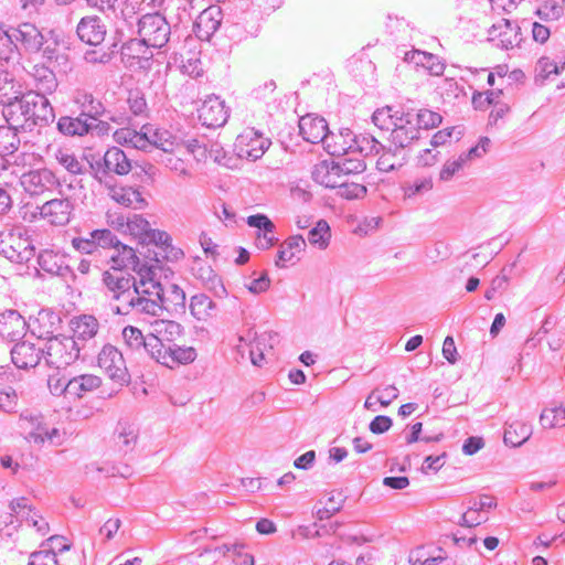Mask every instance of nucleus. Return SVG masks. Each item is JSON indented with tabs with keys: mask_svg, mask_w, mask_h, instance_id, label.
<instances>
[{
	"mask_svg": "<svg viewBox=\"0 0 565 565\" xmlns=\"http://www.w3.org/2000/svg\"><path fill=\"white\" fill-rule=\"evenodd\" d=\"M89 173L99 184L110 188L115 175H127L134 169V161L119 147L108 148L103 156L92 154L87 159Z\"/></svg>",
	"mask_w": 565,
	"mask_h": 565,
	"instance_id": "1",
	"label": "nucleus"
},
{
	"mask_svg": "<svg viewBox=\"0 0 565 565\" xmlns=\"http://www.w3.org/2000/svg\"><path fill=\"white\" fill-rule=\"evenodd\" d=\"M140 279L125 271L124 269L111 267V270H105L103 273V284L106 288V296L113 300L119 302V305H126L129 302V298L134 294H138V288H142L148 285V276L152 274V268H145L138 270Z\"/></svg>",
	"mask_w": 565,
	"mask_h": 565,
	"instance_id": "2",
	"label": "nucleus"
},
{
	"mask_svg": "<svg viewBox=\"0 0 565 565\" xmlns=\"http://www.w3.org/2000/svg\"><path fill=\"white\" fill-rule=\"evenodd\" d=\"M81 347L74 338L60 335L50 339L44 349V359L49 366L65 369L79 358Z\"/></svg>",
	"mask_w": 565,
	"mask_h": 565,
	"instance_id": "3",
	"label": "nucleus"
},
{
	"mask_svg": "<svg viewBox=\"0 0 565 565\" xmlns=\"http://www.w3.org/2000/svg\"><path fill=\"white\" fill-rule=\"evenodd\" d=\"M420 130L415 121L414 114L402 110L398 120L391 131V147L386 153L397 156L402 150L411 147L420 139Z\"/></svg>",
	"mask_w": 565,
	"mask_h": 565,
	"instance_id": "4",
	"label": "nucleus"
},
{
	"mask_svg": "<svg viewBox=\"0 0 565 565\" xmlns=\"http://www.w3.org/2000/svg\"><path fill=\"white\" fill-rule=\"evenodd\" d=\"M170 34L169 22L158 12L145 14L138 20V35L154 49L164 46Z\"/></svg>",
	"mask_w": 565,
	"mask_h": 565,
	"instance_id": "5",
	"label": "nucleus"
},
{
	"mask_svg": "<svg viewBox=\"0 0 565 565\" xmlns=\"http://www.w3.org/2000/svg\"><path fill=\"white\" fill-rule=\"evenodd\" d=\"M270 145L271 141L265 138L259 130L248 127L237 136L234 150L241 159L256 161L264 156Z\"/></svg>",
	"mask_w": 565,
	"mask_h": 565,
	"instance_id": "6",
	"label": "nucleus"
},
{
	"mask_svg": "<svg viewBox=\"0 0 565 565\" xmlns=\"http://www.w3.org/2000/svg\"><path fill=\"white\" fill-rule=\"evenodd\" d=\"M98 366L105 371L111 381L120 386L130 382V374L122 353L114 345L106 344L98 354Z\"/></svg>",
	"mask_w": 565,
	"mask_h": 565,
	"instance_id": "7",
	"label": "nucleus"
},
{
	"mask_svg": "<svg viewBox=\"0 0 565 565\" xmlns=\"http://www.w3.org/2000/svg\"><path fill=\"white\" fill-rule=\"evenodd\" d=\"M161 310V303L156 297V289H152L151 285L138 288V294H134V296L129 298V302H126V305H117L113 308V311L116 315H128L131 311H136L139 313L158 316V312Z\"/></svg>",
	"mask_w": 565,
	"mask_h": 565,
	"instance_id": "8",
	"label": "nucleus"
},
{
	"mask_svg": "<svg viewBox=\"0 0 565 565\" xmlns=\"http://www.w3.org/2000/svg\"><path fill=\"white\" fill-rule=\"evenodd\" d=\"M148 285L156 289V297L161 303L162 310L171 315L185 313V292L175 284H168L166 287L160 281L154 280V271L148 276Z\"/></svg>",
	"mask_w": 565,
	"mask_h": 565,
	"instance_id": "9",
	"label": "nucleus"
},
{
	"mask_svg": "<svg viewBox=\"0 0 565 565\" xmlns=\"http://www.w3.org/2000/svg\"><path fill=\"white\" fill-rule=\"evenodd\" d=\"M62 322L60 312L49 308L41 309L35 318H30L28 330L38 339H46L49 342L50 339L62 335Z\"/></svg>",
	"mask_w": 565,
	"mask_h": 565,
	"instance_id": "10",
	"label": "nucleus"
},
{
	"mask_svg": "<svg viewBox=\"0 0 565 565\" xmlns=\"http://www.w3.org/2000/svg\"><path fill=\"white\" fill-rule=\"evenodd\" d=\"M35 254V247L28 239L9 233L0 234V255L15 264H28Z\"/></svg>",
	"mask_w": 565,
	"mask_h": 565,
	"instance_id": "11",
	"label": "nucleus"
},
{
	"mask_svg": "<svg viewBox=\"0 0 565 565\" xmlns=\"http://www.w3.org/2000/svg\"><path fill=\"white\" fill-rule=\"evenodd\" d=\"M2 115L9 125H14L15 128H22L31 119L30 117V92L21 94L20 96L7 97L1 99Z\"/></svg>",
	"mask_w": 565,
	"mask_h": 565,
	"instance_id": "12",
	"label": "nucleus"
},
{
	"mask_svg": "<svg viewBox=\"0 0 565 565\" xmlns=\"http://www.w3.org/2000/svg\"><path fill=\"white\" fill-rule=\"evenodd\" d=\"M199 120L207 128H220L227 122L230 110L218 96L210 95L198 109Z\"/></svg>",
	"mask_w": 565,
	"mask_h": 565,
	"instance_id": "13",
	"label": "nucleus"
},
{
	"mask_svg": "<svg viewBox=\"0 0 565 565\" xmlns=\"http://www.w3.org/2000/svg\"><path fill=\"white\" fill-rule=\"evenodd\" d=\"M340 157L338 160H320V173L326 170V175L337 177L342 179L349 174H359L365 171L366 163L364 158L360 154L352 157Z\"/></svg>",
	"mask_w": 565,
	"mask_h": 565,
	"instance_id": "14",
	"label": "nucleus"
},
{
	"mask_svg": "<svg viewBox=\"0 0 565 565\" xmlns=\"http://www.w3.org/2000/svg\"><path fill=\"white\" fill-rule=\"evenodd\" d=\"M20 183L26 193L34 196L54 189L58 184V180L53 171L42 168L23 173Z\"/></svg>",
	"mask_w": 565,
	"mask_h": 565,
	"instance_id": "15",
	"label": "nucleus"
},
{
	"mask_svg": "<svg viewBox=\"0 0 565 565\" xmlns=\"http://www.w3.org/2000/svg\"><path fill=\"white\" fill-rule=\"evenodd\" d=\"M30 121L24 125V130L32 131L35 126L45 127L55 118L54 109L46 96L30 92Z\"/></svg>",
	"mask_w": 565,
	"mask_h": 565,
	"instance_id": "16",
	"label": "nucleus"
},
{
	"mask_svg": "<svg viewBox=\"0 0 565 565\" xmlns=\"http://www.w3.org/2000/svg\"><path fill=\"white\" fill-rule=\"evenodd\" d=\"M223 12L220 6L212 4L204 9L193 24V31L198 39L210 41L212 35L221 28Z\"/></svg>",
	"mask_w": 565,
	"mask_h": 565,
	"instance_id": "17",
	"label": "nucleus"
},
{
	"mask_svg": "<svg viewBox=\"0 0 565 565\" xmlns=\"http://www.w3.org/2000/svg\"><path fill=\"white\" fill-rule=\"evenodd\" d=\"M74 203L68 198L52 199L40 207V214L52 225L64 226L70 223Z\"/></svg>",
	"mask_w": 565,
	"mask_h": 565,
	"instance_id": "18",
	"label": "nucleus"
},
{
	"mask_svg": "<svg viewBox=\"0 0 565 565\" xmlns=\"http://www.w3.org/2000/svg\"><path fill=\"white\" fill-rule=\"evenodd\" d=\"M72 102L77 106L78 114L90 120H98L108 114L104 103L86 88H76L73 92Z\"/></svg>",
	"mask_w": 565,
	"mask_h": 565,
	"instance_id": "19",
	"label": "nucleus"
},
{
	"mask_svg": "<svg viewBox=\"0 0 565 565\" xmlns=\"http://www.w3.org/2000/svg\"><path fill=\"white\" fill-rule=\"evenodd\" d=\"M76 34L83 43L97 46L104 42L107 28L102 18L87 15L82 18L77 23Z\"/></svg>",
	"mask_w": 565,
	"mask_h": 565,
	"instance_id": "20",
	"label": "nucleus"
},
{
	"mask_svg": "<svg viewBox=\"0 0 565 565\" xmlns=\"http://www.w3.org/2000/svg\"><path fill=\"white\" fill-rule=\"evenodd\" d=\"M42 356L44 358V349L36 348L34 343L21 341L11 349L12 363L22 370L35 367Z\"/></svg>",
	"mask_w": 565,
	"mask_h": 565,
	"instance_id": "21",
	"label": "nucleus"
},
{
	"mask_svg": "<svg viewBox=\"0 0 565 565\" xmlns=\"http://www.w3.org/2000/svg\"><path fill=\"white\" fill-rule=\"evenodd\" d=\"M13 39L20 43L25 51L36 53L45 44V38L32 23H22L18 28L9 26Z\"/></svg>",
	"mask_w": 565,
	"mask_h": 565,
	"instance_id": "22",
	"label": "nucleus"
},
{
	"mask_svg": "<svg viewBox=\"0 0 565 565\" xmlns=\"http://www.w3.org/2000/svg\"><path fill=\"white\" fill-rule=\"evenodd\" d=\"M9 26L0 24V65L15 67L21 64L22 54Z\"/></svg>",
	"mask_w": 565,
	"mask_h": 565,
	"instance_id": "23",
	"label": "nucleus"
},
{
	"mask_svg": "<svg viewBox=\"0 0 565 565\" xmlns=\"http://www.w3.org/2000/svg\"><path fill=\"white\" fill-rule=\"evenodd\" d=\"M106 189L108 190V195L125 207L142 210L147 205V201L142 196L139 188L117 186L116 183H114L113 186Z\"/></svg>",
	"mask_w": 565,
	"mask_h": 565,
	"instance_id": "24",
	"label": "nucleus"
},
{
	"mask_svg": "<svg viewBox=\"0 0 565 565\" xmlns=\"http://www.w3.org/2000/svg\"><path fill=\"white\" fill-rule=\"evenodd\" d=\"M89 120L90 119L81 114L77 116H61L56 122V129L65 137H86L92 134Z\"/></svg>",
	"mask_w": 565,
	"mask_h": 565,
	"instance_id": "25",
	"label": "nucleus"
},
{
	"mask_svg": "<svg viewBox=\"0 0 565 565\" xmlns=\"http://www.w3.org/2000/svg\"><path fill=\"white\" fill-rule=\"evenodd\" d=\"M38 264L43 271L52 276L66 278L74 275L72 267L65 263V257L53 250H42L38 256Z\"/></svg>",
	"mask_w": 565,
	"mask_h": 565,
	"instance_id": "26",
	"label": "nucleus"
},
{
	"mask_svg": "<svg viewBox=\"0 0 565 565\" xmlns=\"http://www.w3.org/2000/svg\"><path fill=\"white\" fill-rule=\"evenodd\" d=\"M150 47L152 46L141 36L130 39L121 45V55L122 58L137 60L140 67H146L150 65L153 56Z\"/></svg>",
	"mask_w": 565,
	"mask_h": 565,
	"instance_id": "27",
	"label": "nucleus"
},
{
	"mask_svg": "<svg viewBox=\"0 0 565 565\" xmlns=\"http://www.w3.org/2000/svg\"><path fill=\"white\" fill-rule=\"evenodd\" d=\"M320 124H322L321 128L324 131L323 136L320 137V146L323 150L335 158L348 156L351 148L349 141L337 139V132L330 129L329 124L322 116H320Z\"/></svg>",
	"mask_w": 565,
	"mask_h": 565,
	"instance_id": "28",
	"label": "nucleus"
},
{
	"mask_svg": "<svg viewBox=\"0 0 565 565\" xmlns=\"http://www.w3.org/2000/svg\"><path fill=\"white\" fill-rule=\"evenodd\" d=\"M349 146H351L349 154H360L363 158L377 154L381 150H385V146L370 132L354 135Z\"/></svg>",
	"mask_w": 565,
	"mask_h": 565,
	"instance_id": "29",
	"label": "nucleus"
},
{
	"mask_svg": "<svg viewBox=\"0 0 565 565\" xmlns=\"http://www.w3.org/2000/svg\"><path fill=\"white\" fill-rule=\"evenodd\" d=\"M331 175L323 174L320 180V185H323L328 189H337V194L347 200H354L363 198L367 189L365 185L348 181H332Z\"/></svg>",
	"mask_w": 565,
	"mask_h": 565,
	"instance_id": "30",
	"label": "nucleus"
},
{
	"mask_svg": "<svg viewBox=\"0 0 565 565\" xmlns=\"http://www.w3.org/2000/svg\"><path fill=\"white\" fill-rule=\"evenodd\" d=\"M28 329V322L17 310H7L0 315V334L11 338L12 341L20 338Z\"/></svg>",
	"mask_w": 565,
	"mask_h": 565,
	"instance_id": "31",
	"label": "nucleus"
},
{
	"mask_svg": "<svg viewBox=\"0 0 565 565\" xmlns=\"http://www.w3.org/2000/svg\"><path fill=\"white\" fill-rule=\"evenodd\" d=\"M349 70L356 82L366 86H373L376 82V66L366 58H353L349 62Z\"/></svg>",
	"mask_w": 565,
	"mask_h": 565,
	"instance_id": "32",
	"label": "nucleus"
},
{
	"mask_svg": "<svg viewBox=\"0 0 565 565\" xmlns=\"http://www.w3.org/2000/svg\"><path fill=\"white\" fill-rule=\"evenodd\" d=\"M100 384V377L93 374H83L68 380V385L64 390H67L68 396L82 398L85 394L98 388Z\"/></svg>",
	"mask_w": 565,
	"mask_h": 565,
	"instance_id": "33",
	"label": "nucleus"
},
{
	"mask_svg": "<svg viewBox=\"0 0 565 565\" xmlns=\"http://www.w3.org/2000/svg\"><path fill=\"white\" fill-rule=\"evenodd\" d=\"M73 335L77 342L79 340L86 341L92 339L98 331V321L95 317L89 315H83L75 317L70 321Z\"/></svg>",
	"mask_w": 565,
	"mask_h": 565,
	"instance_id": "34",
	"label": "nucleus"
},
{
	"mask_svg": "<svg viewBox=\"0 0 565 565\" xmlns=\"http://www.w3.org/2000/svg\"><path fill=\"white\" fill-rule=\"evenodd\" d=\"M115 249H116V254L111 256V262L114 263L113 266H116L117 268H120V269L131 267L136 271H138L139 269H142L143 274H145V268H149L146 265H142L141 267H139L140 260L136 254V250L132 247H130L126 244H122L119 241V244H117Z\"/></svg>",
	"mask_w": 565,
	"mask_h": 565,
	"instance_id": "35",
	"label": "nucleus"
},
{
	"mask_svg": "<svg viewBox=\"0 0 565 565\" xmlns=\"http://www.w3.org/2000/svg\"><path fill=\"white\" fill-rule=\"evenodd\" d=\"M195 277L217 298H223L227 295L226 288L222 278L215 273L210 265L200 266L196 270Z\"/></svg>",
	"mask_w": 565,
	"mask_h": 565,
	"instance_id": "36",
	"label": "nucleus"
},
{
	"mask_svg": "<svg viewBox=\"0 0 565 565\" xmlns=\"http://www.w3.org/2000/svg\"><path fill=\"white\" fill-rule=\"evenodd\" d=\"M196 359V351L192 347H180L175 343L167 345L164 366L172 369L179 364H189Z\"/></svg>",
	"mask_w": 565,
	"mask_h": 565,
	"instance_id": "37",
	"label": "nucleus"
},
{
	"mask_svg": "<svg viewBox=\"0 0 565 565\" xmlns=\"http://www.w3.org/2000/svg\"><path fill=\"white\" fill-rule=\"evenodd\" d=\"M532 435V427L523 422L515 420L508 424L504 430L503 441L507 446L520 447Z\"/></svg>",
	"mask_w": 565,
	"mask_h": 565,
	"instance_id": "38",
	"label": "nucleus"
},
{
	"mask_svg": "<svg viewBox=\"0 0 565 565\" xmlns=\"http://www.w3.org/2000/svg\"><path fill=\"white\" fill-rule=\"evenodd\" d=\"M116 445L124 454L131 451L138 439V429L134 424L119 422L116 428Z\"/></svg>",
	"mask_w": 565,
	"mask_h": 565,
	"instance_id": "39",
	"label": "nucleus"
},
{
	"mask_svg": "<svg viewBox=\"0 0 565 565\" xmlns=\"http://www.w3.org/2000/svg\"><path fill=\"white\" fill-rule=\"evenodd\" d=\"M191 315L199 321H204L216 311L215 302L205 294H196L190 299Z\"/></svg>",
	"mask_w": 565,
	"mask_h": 565,
	"instance_id": "40",
	"label": "nucleus"
},
{
	"mask_svg": "<svg viewBox=\"0 0 565 565\" xmlns=\"http://www.w3.org/2000/svg\"><path fill=\"white\" fill-rule=\"evenodd\" d=\"M141 244H146L147 246L153 245L157 249H160L166 255H168V252H171L175 258H178L179 255H183L181 249H175L172 246V238L164 231L151 228V231H148V234H146V237H143Z\"/></svg>",
	"mask_w": 565,
	"mask_h": 565,
	"instance_id": "41",
	"label": "nucleus"
},
{
	"mask_svg": "<svg viewBox=\"0 0 565 565\" xmlns=\"http://www.w3.org/2000/svg\"><path fill=\"white\" fill-rule=\"evenodd\" d=\"M306 246V241L301 235H294L289 237L278 250L277 259L275 260L276 266L284 267L287 262H290L296 253L301 252Z\"/></svg>",
	"mask_w": 565,
	"mask_h": 565,
	"instance_id": "42",
	"label": "nucleus"
},
{
	"mask_svg": "<svg viewBox=\"0 0 565 565\" xmlns=\"http://www.w3.org/2000/svg\"><path fill=\"white\" fill-rule=\"evenodd\" d=\"M20 138L14 125L0 126V154H12L19 149Z\"/></svg>",
	"mask_w": 565,
	"mask_h": 565,
	"instance_id": "43",
	"label": "nucleus"
},
{
	"mask_svg": "<svg viewBox=\"0 0 565 565\" xmlns=\"http://www.w3.org/2000/svg\"><path fill=\"white\" fill-rule=\"evenodd\" d=\"M183 327L173 320H160L156 322L154 331L159 338L167 344L174 343V341L182 337Z\"/></svg>",
	"mask_w": 565,
	"mask_h": 565,
	"instance_id": "44",
	"label": "nucleus"
},
{
	"mask_svg": "<svg viewBox=\"0 0 565 565\" xmlns=\"http://www.w3.org/2000/svg\"><path fill=\"white\" fill-rule=\"evenodd\" d=\"M401 113V110H394L391 106L377 108L372 115V121L379 129L392 131Z\"/></svg>",
	"mask_w": 565,
	"mask_h": 565,
	"instance_id": "45",
	"label": "nucleus"
},
{
	"mask_svg": "<svg viewBox=\"0 0 565 565\" xmlns=\"http://www.w3.org/2000/svg\"><path fill=\"white\" fill-rule=\"evenodd\" d=\"M501 22L503 23V25L507 29V31H500V33H499L502 47H504L505 50H509L514 46H520V44L523 40L522 33H521V28L508 19H502Z\"/></svg>",
	"mask_w": 565,
	"mask_h": 565,
	"instance_id": "46",
	"label": "nucleus"
},
{
	"mask_svg": "<svg viewBox=\"0 0 565 565\" xmlns=\"http://www.w3.org/2000/svg\"><path fill=\"white\" fill-rule=\"evenodd\" d=\"M167 343L162 341L157 334L150 333L147 335L145 347L142 349L151 359L163 365L167 355Z\"/></svg>",
	"mask_w": 565,
	"mask_h": 565,
	"instance_id": "47",
	"label": "nucleus"
},
{
	"mask_svg": "<svg viewBox=\"0 0 565 565\" xmlns=\"http://www.w3.org/2000/svg\"><path fill=\"white\" fill-rule=\"evenodd\" d=\"M345 501L342 491H331L322 509H320V522L330 519L334 513L339 512Z\"/></svg>",
	"mask_w": 565,
	"mask_h": 565,
	"instance_id": "48",
	"label": "nucleus"
},
{
	"mask_svg": "<svg viewBox=\"0 0 565 565\" xmlns=\"http://www.w3.org/2000/svg\"><path fill=\"white\" fill-rule=\"evenodd\" d=\"M299 135L310 147L309 152H312V147L318 143V131L315 126V118L311 115L303 116L299 119Z\"/></svg>",
	"mask_w": 565,
	"mask_h": 565,
	"instance_id": "49",
	"label": "nucleus"
},
{
	"mask_svg": "<svg viewBox=\"0 0 565 565\" xmlns=\"http://www.w3.org/2000/svg\"><path fill=\"white\" fill-rule=\"evenodd\" d=\"M414 118L420 131L436 128L443 122V116L439 113L426 108L419 109Z\"/></svg>",
	"mask_w": 565,
	"mask_h": 565,
	"instance_id": "50",
	"label": "nucleus"
},
{
	"mask_svg": "<svg viewBox=\"0 0 565 565\" xmlns=\"http://www.w3.org/2000/svg\"><path fill=\"white\" fill-rule=\"evenodd\" d=\"M564 13V9L555 0H546L535 10V14L545 22L556 21Z\"/></svg>",
	"mask_w": 565,
	"mask_h": 565,
	"instance_id": "51",
	"label": "nucleus"
},
{
	"mask_svg": "<svg viewBox=\"0 0 565 565\" xmlns=\"http://www.w3.org/2000/svg\"><path fill=\"white\" fill-rule=\"evenodd\" d=\"M535 71V83L541 85L551 74L558 75L561 73L559 65L547 56H542L537 61Z\"/></svg>",
	"mask_w": 565,
	"mask_h": 565,
	"instance_id": "52",
	"label": "nucleus"
},
{
	"mask_svg": "<svg viewBox=\"0 0 565 565\" xmlns=\"http://www.w3.org/2000/svg\"><path fill=\"white\" fill-rule=\"evenodd\" d=\"M276 337H277V333L271 334V333L264 332L260 335L255 338L254 344L252 345L250 351H249L250 361L254 365H256V366L262 365V362L265 359L263 348L266 347L267 341H273L274 338H276Z\"/></svg>",
	"mask_w": 565,
	"mask_h": 565,
	"instance_id": "53",
	"label": "nucleus"
},
{
	"mask_svg": "<svg viewBox=\"0 0 565 565\" xmlns=\"http://www.w3.org/2000/svg\"><path fill=\"white\" fill-rule=\"evenodd\" d=\"M122 338L128 348L134 351H141L145 347L147 335L134 326H127L122 330Z\"/></svg>",
	"mask_w": 565,
	"mask_h": 565,
	"instance_id": "54",
	"label": "nucleus"
},
{
	"mask_svg": "<svg viewBox=\"0 0 565 565\" xmlns=\"http://www.w3.org/2000/svg\"><path fill=\"white\" fill-rule=\"evenodd\" d=\"M17 391L7 383L0 384V409L7 413H11L18 405Z\"/></svg>",
	"mask_w": 565,
	"mask_h": 565,
	"instance_id": "55",
	"label": "nucleus"
},
{
	"mask_svg": "<svg viewBox=\"0 0 565 565\" xmlns=\"http://www.w3.org/2000/svg\"><path fill=\"white\" fill-rule=\"evenodd\" d=\"M58 163L72 174H83L86 172V168L73 153L58 151L56 154Z\"/></svg>",
	"mask_w": 565,
	"mask_h": 565,
	"instance_id": "56",
	"label": "nucleus"
},
{
	"mask_svg": "<svg viewBox=\"0 0 565 565\" xmlns=\"http://www.w3.org/2000/svg\"><path fill=\"white\" fill-rule=\"evenodd\" d=\"M338 526V522H328V524L320 523V539L322 537V531L328 534V536L323 541H320V556L324 554L323 550L326 551V555H332V550L334 545L338 543V540L331 536L330 533H335Z\"/></svg>",
	"mask_w": 565,
	"mask_h": 565,
	"instance_id": "57",
	"label": "nucleus"
},
{
	"mask_svg": "<svg viewBox=\"0 0 565 565\" xmlns=\"http://www.w3.org/2000/svg\"><path fill=\"white\" fill-rule=\"evenodd\" d=\"M127 103L135 116L148 117V105L145 95L140 90H130Z\"/></svg>",
	"mask_w": 565,
	"mask_h": 565,
	"instance_id": "58",
	"label": "nucleus"
},
{
	"mask_svg": "<svg viewBox=\"0 0 565 565\" xmlns=\"http://www.w3.org/2000/svg\"><path fill=\"white\" fill-rule=\"evenodd\" d=\"M456 134V140H460L463 136V129L460 127H447L435 132L430 139V146L434 148L446 145L452 135Z\"/></svg>",
	"mask_w": 565,
	"mask_h": 565,
	"instance_id": "59",
	"label": "nucleus"
},
{
	"mask_svg": "<svg viewBox=\"0 0 565 565\" xmlns=\"http://www.w3.org/2000/svg\"><path fill=\"white\" fill-rule=\"evenodd\" d=\"M57 85L58 84L55 74L52 71L44 68L43 74H41L38 78V92L35 93L46 96L47 94L54 93L57 88Z\"/></svg>",
	"mask_w": 565,
	"mask_h": 565,
	"instance_id": "60",
	"label": "nucleus"
},
{
	"mask_svg": "<svg viewBox=\"0 0 565 565\" xmlns=\"http://www.w3.org/2000/svg\"><path fill=\"white\" fill-rule=\"evenodd\" d=\"M425 58H422V62L416 63L417 66H422L429 72L433 76H440L445 71V63L439 60V57L433 53L425 52Z\"/></svg>",
	"mask_w": 565,
	"mask_h": 565,
	"instance_id": "61",
	"label": "nucleus"
},
{
	"mask_svg": "<svg viewBox=\"0 0 565 565\" xmlns=\"http://www.w3.org/2000/svg\"><path fill=\"white\" fill-rule=\"evenodd\" d=\"M89 235L96 241L97 247L115 248L119 244L117 236L108 228L94 230Z\"/></svg>",
	"mask_w": 565,
	"mask_h": 565,
	"instance_id": "62",
	"label": "nucleus"
},
{
	"mask_svg": "<svg viewBox=\"0 0 565 565\" xmlns=\"http://www.w3.org/2000/svg\"><path fill=\"white\" fill-rule=\"evenodd\" d=\"M127 227L130 233L140 238V244L148 234V231H151L149 222L142 217L141 215L134 214L132 217H129L127 221Z\"/></svg>",
	"mask_w": 565,
	"mask_h": 565,
	"instance_id": "63",
	"label": "nucleus"
},
{
	"mask_svg": "<svg viewBox=\"0 0 565 565\" xmlns=\"http://www.w3.org/2000/svg\"><path fill=\"white\" fill-rule=\"evenodd\" d=\"M247 224L250 227L257 228L259 233L274 234L275 224L265 214L257 213L247 217Z\"/></svg>",
	"mask_w": 565,
	"mask_h": 565,
	"instance_id": "64",
	"label": "nucleus"
}]
</instances>
